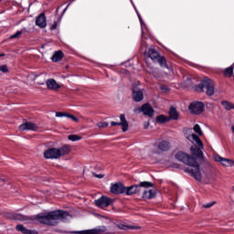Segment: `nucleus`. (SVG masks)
Listing matches in <instances>:
<instances>
[{"instance_id":"1","label":"nucleus","mask_w":234,"mask_h":234,"mask_svg":"<svg viewBox=\"0 0 234 234\" xmlns=\"http://www.w3.org/2000/svg\"><path fill=\"white\" fill-rule=\"evenodd\" d=\"M176 158L179 162L186 164V165H189V167L186 168V173L191 175V176L198 182L202 180V173L200 172V166L198 165L197 159L184 152H178L176 154Z\"/></svg>"},{"instance_id":"2","label":"nucleus","mask_w":234,"mask_h":234,"mask_svg":"<svg viewBox=\"0 0 234 234\" xmlns=\"http://www.w3.org/2000/svg\"><path fill=\"white\" fill-rule=\"evenodd\" d=\"M70 218H72L70 214L63 210H55L48 213L37 215V220L40 224H46V226H54L58 220L67 222V220H70Z\"/></svg>"},{"instance_id":"3","label":"nucleus","mask_w":234,"mask_h":234,"mask_svg":"<svg viewBox=\"0 0 234 234\" xmlns=\"http://www.w3.org/2000/svg\"><path fill=\"white\" fill-rule=\"evenodd\" d=\"M70 153V146L64 145L60 148H50L44 152V157L48 160H56Z\"/></svg>"},{"instance_id":"4","label":"nucleus","mask_w":234,"mask_h":234,"mask_svg":"<svg viewBox=\"0 0 234 234\" xmlns=\"http://www.w3.org/2000/svg\"><path fill=\"white\" fill-rule=\"evenodd\" d=\"M187 140H189V142H191L192 144H198L200 148L195 145L191 147L190 151L195 156L202 158V156H204V153L202 152V150L204 149V144H202V140H200V137H198L195 133H191L187 135Z\"/></svg>"},{"instance_id":"5","label":"nucleus","mask_w":234,"mask_h":234,"mask_svg":"<svg viewBox=\"0 0 234 234\" xmlns=\"http://www.w3.org/2000/svg\"><path fill=\"white\" fill-rule=\"evenodd\" d=\"M197 90L206 92L207 96H213L215 94V83L211 79H204L197 86Z\"/></svg>"},{"instance_id":"6","label":"nucleus","mask_w":234,"mask_h":234,"mask_svg":"<svg viewBox=\"0 0 234 234\" xmlns=\"http://www.w3.org/2000/svg\"><path fill=\"white\" fill-rule=\"evenodd\" d=\"M142 187H153V183L149 181H143L140 183V185L125 186L124 194H126L127 197H131V195H136V193H140Z\"/></svg>"},{"instance_id":"7","label":"nucleus","mask_w":234,"mask_h":234,"mask_svg":"<svg viewBox=\"0 0 234 234\" xmlns=\"http://www.w3.org/2000/svg\"><path fill=\"white\" fill-rule=\"evenodd\" d=\"M206 105H204V102L196 101L192 103H190L188 109L192 114H202L204 112Z\"/></svg>"},{"instance_id":"8","label":"nucleus","mask_w":234,"mask_h":234,"mask_svg":"<svg viewBox=\"0 0 234 234\" xmlns=\"http://www.w3.org/2000/svg\"><path fill=\"white\" fill-rule=\"evenodd\" d=\"M140 21L141 28H142V40H141V51L145 52V40H144V28H145V23H144V19H142V16L138 12V9L136 8V5H134V2L133 0H130Z\"/></svg>"},{"instance_id":"9","label":"nucleus","mask_w":234,"mask_h":234,"mask_svg":"<svg viewBox=\"0 0 234 234\" xmlns=\"http://www.w3.org/2000/svg\"><path fill=\"white\" fill-rule=\"evenodd\" d=\"M110 191L113 195H123L125 194V186L122 183L112 184Z\"/></svg>"},{"instance_id":"10","label":"nucleus","mask_w":234,"mask_h":234,"mask_svg":"<svg viewBox=\"0 0 234 234\" xmlns=\"http://www.w3.org/2000/svg\"><path fill=\"white\" fill-rule=\"evenodd\" d=\"M215 162H219L224 167H233L234 161L231 159L224 158L218 154L214 155Z\"/></svg>"},{"instance_id":"11","label":"nucleus","mask_w":234,"mask_h":234,"mask_svg":"<svg viewBox=\"0 0 234 234\" xmlns=\"http://www.w3.org/2000/svg\"><path fill=\"white\" fill-rule=\"evenodd\" d=\"M111 202H112V200L110 197L102 196L99 199L95 200V206H97V207H101V208L109 207V206L111 205Z\"/></svg>"},{"instance_id":"12","label":"nucleus","mask_w":234,"mask_h":234,"mask_svg":"<svg viewBox=\"0 0 234 234\" xmlns=\"http://www.w3.org/2000/svg\"><path fill=\"white\" fill-rule=\"evenodd\" d=\"M107 231V227L101 226V227H97L93 229H88V230H80L77 231L79 234H103Z\"/></svg>"},{"instance_id":"13","label":"nucleus","mask_w":234,"mask_h":234,"mask_svg":"<svg viewBox=\"0 0 234 234\" xmlns=\"http://www.w3.org/2000/svg\"><path fill=\"white\" fill-rule=\"evenodd\" d=\"M138 111L140 112H143L144 116H149L150 118H153L154 115V109L150 104H144L141 108H138Z\"/></svg>"},{"instance_id":"14","label":"nucleus","mask_w":234,"mask_h":234,"mask_svg":"<svg viewBox=\"0 0 234 234\" xmlns=\"http://www.w3.org/2000/svg\"><path fill=\"white\" fill-rule=\"evenodd\" d=\"M36 26L39 28H47V16H45V13L40 14L37 17Z\"/></svg>"},{"instance_id":"15","label":"nucleus","mask_w":234,"mask_h":234,"mask_svg":"<svg viewBox=\"0 0 234 234\" xmlns=\"http://www.w3.org/2000/svg\"><path fill=\"white\" fill-rule=\"evenodd\" d=\"M46 85L49 90H58V89H61V86H59L58 81L54 79L48 80Z\"/></svg>"},{"instance_id":"16","label":"nucleus","mask_w":234,"mask_h":234,"mask_svg":"<svg viewBox=\"0 0 234 234\" xmlns=\"http://www.w3.org/2000/svg\"><path fill=\"white\" fill-rule=\"evenodd\" d=\"M21 131H37V125L34 122H26L19 126Z\"/></svg>"},{"instance_id":"17","label":"nucleus","mask_w":234,"mask_h":234,"mask_svg":"<svg viewBox=\"0 0 234 234\" xmlns=\"http://www.w3.org/2000/svg\"><path fill=\"white\" fill-rule=\"evenodd\" d=\"M16 229L19 233H23V234H38L37 231L30 230L21 224L16 225Z\"/></svg>"},{"instance_id":"18","label":"nucleus","mask_w":234,"mask_h":234,"mask_svg":"<svg viewBox=\"0 0 234 234\" xmlns=\"http://www.w3.org/2000/svg\"><path fill=\"white\" fill-rule=\"evenodd\" d=\"M133 98L136 102L142 101V100H144V91L142 90L133 89Z\"/></svg>"},{"instance_id":"19","label":"nucleus","mask_w":234,"mask_h":234,"mask_svg":"<svg viewBox=\"0 0 234 234\" xmlns=\"http://www.w3.org/2000/svg\"><path fill=\"white\" fill-rule=\"evenodd\" d=\"M142 197L144 200H151V198L156 197V191L154 189L144 190Z\"/></svg>"},{"instance_id":"20","label":"nucleus","mask_w":234,"mask_h":234,"mask_svg":"<svg viewBox=\"0 0 234 234\" xmlns=\"http://www.w3.org/2000/svg\"><path fill=\"white\" fill-rule=\"evenodd\" d=\"M121 122H119L122 126V133H127L129 129V122H127V119H125V114L120 115Z\"/></svg>"},{"instance_id":"21","label":"nucleus","mask_w":234,"mask_h":234,"mask_svg":"<svg viewBox=\"0 0 234 234\" xmlns=\"http://www.w3.org/2000/svg\"><path fill=\"white\" fill-rule=\"evenodd\" d=\"M61 59H63V51H61V50L55 52L53 54V56L51 57V60L54 63H58V61H61Z\"/></svg>"},{"instance_id":"22","label":"nucleus","mask_w":234,"mask_h":234,"mask_svg":"<svg viewBox=\"0 0 234 234\" xmlns=\"http://www.w3.org/2000/svg\"><path fill=\"white\" fill-rule=\"evenodd\" d=\"M148 56L151 58V59H153V61H154V59H158V58H160V53L154 48H151L148 50Z\"/></svg>"},{"instance_id":"23","label":"nucleus","mask_w":234,"mask_h":234,"mask_svg":"<svg viewBox=\"0 0 234 234\" xmlns=\"http://www.w3.org/2000/svg\"><path fill=\"white\" fill-rule=\"evenodd\" d=\"M169 116L170 120H178V112L176 111V108L171 107L169 111Z\"/></svg>"},{"instance_id":"24","label":"nucleus","mask_w":234,"mask_h":234,"mask_svg":"<svg viewBox=\"0 0 234 234\" xmlns=\"http://www.w3.org/2000/svg\"><path fill=\"white\" fill-rule=\"evenodd\" d=\"M169 142L167 141H162L159 144H158V149L160 151H169Z\"/></svg>"},{"instance_id":"25","label":"nucleus","mask_w":234,"mask_h":234,"mask_svg":"<svg viewBox=\"0 0 234 234\" xmlns=\"http://www.w3.org/2000/svg\"><path fill=\"white\" fill-rule=\"evenodd\" d=\"M221 105L226 111H231V109H234V104L228 101H221Z\"/></svg>"},{"instance_id":"26","label":"nucleus","mask_w":234,"mask_h":234,"mask_svg":"<svg viewBox=\"0 0 234 234\" xmlns=\"http://www.w3.org/2000/svg\"><path fill=\"white\" fill-rule=\"evenodd\" d=\"M119 228H120V229H124L125 231H127V229H140V227L127 226V225H123V224H120Z\"/></svg>"},{"instance_id":"27","label":"nucleus","mask_w":234,"mask_h":234,"mask_svg":"<svg viewBox=\"0 0 234 234\" xmlns=\"http://www.w3.org/2000/svg\"><path fill=\"white\" fill-rule=\"evenodd\" d=\"M156 122L157 123H165L169 122V119H167V117H165V115H159L156 117Z\"/></svg>"},{"instance_id":"28","label":"nucleus","mask_w":234,"mask_h":234,"mask_svg":"<svg viewBox=\"0 0 234 234\" xmlns=\"http://www.w3.org/2000/svg\"><path fill=\"white\" fill-rule=\"evenodd\" d=\"M157 59V61H158V63H159V65L161 66V67H165V68H167V61L165 60V57H158V58H156Z\"/></svg>"},{"instance_id":"29","label":"nucleus","mask_w":234,"mask_h":234,"mask_svg":"<svg viewBox=\"0 0 234 234\" xmlns=\"http://www.w3.org/2000/svg\"><path fill=\"white\" fill-rule=\"evenodd\" d=\"M68 139L70 140V142H80V140H81V136L71 134L68 136Z\"/></svg>"},{"instance_id":"30","label":"nucleus","mask_w":234,"mask_h":234,"mask_svg":"<svg viewBox=\"0 0 234 234\" xmlns=\"http://www.w3.org/2000/svg\"><path fill=\"white\" fill-rule=\"evenodd\" d=\"M23 32H25V29H22L21 31H16L15 34H13L10 37V39H17L18 37H21V35L23 34Z\"/></svg>"},{"instance_id":"31","label":"nucleus","mask_w":234,"mask_h":234,"mask_svg":"<svg viewBox=\"0 0 234 234\" xmlns=\"http://www.w3.org/2000/svg\"><path fill=\"white\" fill-rule=\"evenodd\" d=\"M194 133H196V134H197L198 136H202V129L200 128V125L195 124Z\"/></svg>"},{"instance_id":"32","label":"nucleus","mask_w":234,"mask_h":234,"mask_svg":"<svg viewBox=\"0 0 234 234\" xmlns=\"http://www.w3.org/2000/svg\"><path fill=\"white\" fill-rule=\"evenodd\" d=\"M217 202L212 201V202L202 205V207H205L206 209H209V207H213V206H215Z\"/></svg>"},{"instance_id":"33","label":"nucleus","mask_w":234,"mask_h":234,"mask_svg":"<svg viewBox=\"0 0 234 234\" xmlns=\"http://www.w3.org/2000/svg\"><path fill=\"white\" fill-rule=\"evenodd\" d=\"M67 116H69V113H65V112H56L57 118H67Z\"/></svg>"},{"instance_id":"34","label":"nucleus","mask_w":234,"mask_h":234,"mask_svg":"<svg viewBox=\"0 0 234 234\" xmlns=\"http://www.w3.org/2000/svg\"><path fill=\"white\" fill-rule=\"evenodd\" d=\"M97 126L100 128V129H104V127H109V122H101L97 124Z\"/></svg>"},{"instance_id":"35","label":"nucleus","mask_w":234,"mask_h":234,"mask_svg":"<svg viewBox=\"0 0 234 234\" xmlns=\"http://www.w3.org/2000/svg\"><path fill=\"white\" fill-rule=\"evenodd\" d=\"M0 72H4V73L8 72V67L6 65L0 66Z\"/></svg>"},{"instance_id":"36","label":"nucleus","mask_w":234,"mask_h":234,"mask_svg":"<svg viewBox=\"0 0 234 234\" xmlns=\"http://www.w3.org/2000/svg\"><path fill=\"white\" fill-rule=\"evenodd\" d=\"M161 90H163L164 92H169V87H167L166 85H161L160 86Z\"/></svg>"},{"instance_id":"37","label":"nucleus","mask_w":234,"mask_h":234,"mask_svg":"<svg viewBox=\"0 0 234 234\" xmlns=\"http://www.w3.org/2000/svg\"><path fill=\"white\" fill-rule=\"evenodd\" d=\"M67 118H69L70 120H73V122H78V118L72 114H69L67 115Z\"/></svg>"},{"instance_id":"38","label":"nucleus","mask_w":234,"mask_h":234,"mask_svg":"<svg viewBox=\"0 0 234 234\" xmlns=\"http://www.w3.org/2000/svg\"><path fill=\"white\" fill-rule=\"evenodd\" d=\"M12 218L14 220H21V215L19 214L13 215Z\"/></svg>"},{"instance_id":"39","label":"nucleus","mask_w":234,"mask_h":234,"mask_svg":"<svg viewBox=\"0 0 234 234\" xmlns=\"http://www.w3.org/2000/svg\"><path fill=\"white\" fill-rule=\"evenodd\" d=\"M69 6H70V3H69L68 5L66 6V8L62 11V16H65V12H67V10H69Z\"/></svg>"},{"instance_id":"40","label":"nucleus","mask_w":234,"mask_h":234,"mask_svg":"<svg viewBox=\"0 0 234 234\" xmlns=\"http://www.w3.org/2000/svg\"><path fill=\"white\" fill-rule=\"evenodd\" d=\"M56 28H58V23L54 22V24L51 27V30H56Z\"/></svg>"},{"instance_id":"41","label":"nucleus","mask_w":234,"mask_h":234,"mask_svg":"<svg viewBox=\"0 0 234 234\" xmlns=\"http://www.w3.org/2000/svg\"><path fill=\"white\" fill-rule=\"evenodd\" d=\"M111 125H112V127H114V126H116V125H122V124H120V122H111Z\"/></svg>"},{"instance_id":"42","label":"nucleus","mask_w":234,"mask_h":234,"mask_svg":"<svg viewBox=\"0 0 234 234\" xmlns=\"http://www.w3.org/2000/svg\"><path fill=\"white\" fill-rule=\"evenodd\" d=\"M95 176H96V178H103V175H101V174L96 175Z\"/></svg>"},{"instance_id":"43","label":"nucleus","mask_w":234,"mask_h":234,"mask_svg":"<svg viewBox=\"0 0 234 234\" xmlns=\"http://www.w3.org/2000/svg\"><path fill=\"white\" fill-rule=\"evenodd\" d=\"M0 186H5V179H0Z\"/></svg>"},{"instance_id":"44","label":"nucleus","mask_w":234,"mask_h":234,"mask_svg":"<svg viewBox=\"0 0 234 234\" xmlns=\"http://www.w3.org/2000/svg\"><path fill=\"white\" fill-rule=\"evenodd\" d=\"M187 85H191V79H186Z\"/></svg>"},{"instance_id":"45","label":"nucleus","mask_w":234,"mask_h":234,"mask_svg":"<svg viewBox=\"0 0 234 234\" xmlns=\"http://www.w3.org/2000/svg\"><path fill=\"white\" fill-rule=\"evenodd\" d=\"M5 56V53H0V58H3Z\"/></svg>"},{"instance_id":"46","label":"nucleus","mask_w":234,"mask_h":234,"mask_svg":"<svg viewBox=\"0 0 234 234\" xmlns=\"http://www.w3.org/2000/svg\"><path fill=\"white\" fill-rule=\"evenodd\" d=\"M74 1H76V0H70L69 1L70 5H72V3H74Z\"/></svg>"},{"instance_id":"47","label":"nucleus","mask_w":234,"mask_h":234,"mask_svg":"<svg viewBox=\"0 0 234 234\" xmlns=\"http://www.w3.org/2000/svg\"><path fill=\"white\" fill-rule=\"evenodd\" d=\"M231 131L232 133H234V125L231 127Z\"/></svg>"},{"instance_id":"48","label":"nucleus","mask_w":234,"mask_h":234,"mask_svg":"<svg viewBox=\"0 0 234 234\" xmlns=\"http://www.w3.org/2000/svg\"><path fill=\"white\" fill-rule=\"evenodd\" d=\"M7 187H10V186L8 185V183L6 184Z\"/></svg>"},{"instance_id":"49","label":"nucleus","mask_w":234,"mask_h":234,"mask_svg":"<svg viewBox=\"0 0 234 234\" xmlns=\"http://www.w3.org/2000/svg\"><path fill=\"white\" fill-rule=\"evenodd\" d=\"M5 189H8V186H5Z\"/></svg>"}]
</instances>
